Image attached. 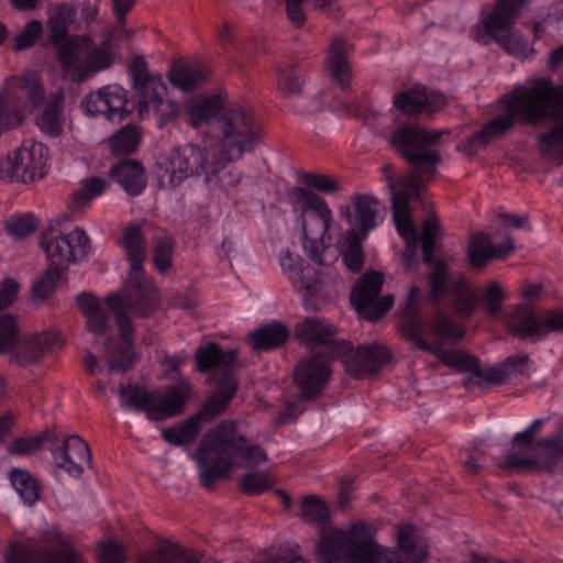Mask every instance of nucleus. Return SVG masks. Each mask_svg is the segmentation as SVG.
I'll return each instance as SVG.
<instances>
[{
    "instance_id": "f704fd0d",
    "label": "nucleus",
    "mask_w": 563,
    "mask_h": 563,
    "mask_svg": "<svg viewBox=\"0 0 563 563\" xmlns=\"http://www.w3.org/2000/svg\"><path fill=\"white\" fill-rule=\"evenodd\" d=\"M280 267L296 289H305L308 292L316 290V284L319 280L309 277V275L314 276L317 273L312 268H305L303 261L299 256H294L286 250L280 256Z\"/></svg>"
},
{
    "instance_id": "58836bf2",
    "label": "nucleus",
    "mask_w": 563,
    "mask_h": 563,
    "mask_svg": "<svg viewBox=\"0 0 563 563\" xmlns=\"http://www.w3.org/2000/svg\"><path fill=\"white\" fill-rule=\"evenodd\" d=\"M57 336L54 333L43 332L18 341L15 356L18 362L31 363L36 361L47 350L55 345Z\"/></svg>"
},
{
    "instance_id": "5701e85b",
    "label": "nucleus",
    "mask_w": 563,
    "mask_h": 563,
    "mask_svg": "<svg viewBox=\"0 0 563 563\" xmlns=\"http://www.w3.org/2000/svg\"><path fill=\"white\" fill-rule=\"evenodd\" d=\"M190 394L191 386L187 380L168 386L164 393L148 394L143 390V412L155 421L173 418L184 411Z\"/></svg>"
},
{
    "instance_id": "a878e982",
    "label": "nucleus",
    "mask_w": 563,
    "mask_h": 563,
    "mask_svg": "<svg viewBox=\"0 0 563 563\" xmlns=\"http://www.w3.org/2000/svg\"><path fill=\"white\" fill-rule=\"evenodd\" d=\"M49 450L53 465L73 477L80 476L85 465H89L91 462L89 445L78 435L66 437L59 444L54 442Z\"/></svg>"
},
{
    "instance_id": "09e8293b",
    "label": "nucleus",
    "mask_w": 563,
    "mask_h": 563,
    "mask_svg": "<svg viewBox=\"0 0 563 563\" xmlns=\"http://www.w3.org/2000/svg\"><path fill=\"white\" fill-rule=\"evenodd\" d=\"M543 157L563 163V123L539 136Z\"/></svg>"
},
{
    "instance_id": "e2e57ef3",
    "label": "nucleus",
    "mask_w": 563,
    "mask_h": 563,
    "mask_svg": "<svg viewBox=\"0 0 563 563\" xmlns=\"http://www.w3.org/2000/svg\"><path fill=\"white\" fill-rule=\"evenodd\" d=\"M143 318L161 308V296L153 278L143 275Z\"/></svg>"
},
{
    "instance_id": "bf43d9fd",
    "label": "nucleus",
    "mask_w": 563,
    "mask_h": 563,
    "mask_svg": "<svg viewBox=\"0 0 563 563\" xmlns=\"http://www.w3.org/2000/svg\"><path fill=\"white\" fill-rule=\"evenodd\" d=\"M437 232L438 221L434 218H429L423 222L421 232L423 262L427 264H433L434 266L439 262L433 257Z\"/></svg>"
},
{
    "instance_id": "39448f33",
    "label": "nucleus",
    "mask_w": 563,
    "mask_h": 563,
    "mask_svg": "<svg viewBox=\"0 0 563 563\" xmlns=\"http://www.w3.org/2000/svg\"><path fill=\"white\" fill-rule=\"evenodd\" d=\"M76 9L63 3L53 11L47 21L49 41L56 51L64 71L74 81L81 82L113 63L112 46L109 41L97 45L89 35H69Z\"/></svg>"
},
{
    "instance_id": "4be33fe9",
    "label": "nucleus",
    "mask_w": 563,
    "mask_h": 563,
    "mask_svg": "<svg viewBox=\"0 0 563 563\" xmlns=\"http://www.w3.org/2000/svg\"><path fill=\"white\" fill-rule=\"evenodd\" d=\"M242 112L251 121H255L252 113L240 107L227 108L223 100L218 95L201 97L195 100H188L185 103L184 112L187 117V123L194 129H199L206 124H212V132L219 144V122L228 113Z\"/></svg>"
},
{
    "instance_id": "13d9d810",
    "label": "nucleus",
    "mask_w": 563,
    "mask_h": 563,
    "mask_svg": "<svg viewBox=\"0 0 563 563\" xmlns=\"http://www.w3.org/2000/svg\"><path fill=\"white\" fill-rule=\"evenodd\" d=\"M431 329L437 336L454 341L462 340L465 334V331L459 328L451 318L440 312L434 316Z\"/></svg>"
},
{
    "instance_id": "4468645a",
    "label": "nucleus",
    "mask_w": 563,
    "mask_h": 563,
    "mask_svg": "<svg viewBox=\"0 0 563 563\" xmlns=\"http://www.w3.org/2000/svg\"><path fill=\"white\" fill-rule=\"evenodd\" d=\"M444 131H430L417 124L397 128L390 136V144L413 167L433 168L440 162L438 151L428 147L437 144Z\"/></svg>"
},
{
    "instance_id": "69168bd1",
    "label": "nucleus",
    "mask_w": 563,
    "mask_h": 563,
    "mask_svg": "<svg viewBox=\"0 0 563 563\" xmlns=\"http://www.w3.org/2000/svg\"><path fill=\"white\" fill-rule=\"evenodd\" d=\"M121 406L126 410L141 411V387L137 383H128L119 388Z\"/></svg>"
},
{
    "instance_id": "c756f323",
    "label": "nucleus",
    "mask_w": 563,
    "mask_h": 563,
    "mask_svg": "<svg viewBox=\"0 0 563 563\" xmlns=\"http://www.w3.org/2000/svg\"><path fill=\"white\" fill-rule=\"evenodd\" d=\"M353 212L351 207L345 205L339 208V214L344 218L362 238H366L368 232L377 225L379 214V202L371 196L364 194H355L351 198Z\"/></svg>"
},
{
    "instance_id": "aec40b11",
    "label": "nucleus",
    "mask_w": 563,
    "mask_h": 563,
    "mask_svg": "<svg viewBox=\"0 0 563 563\" xmlns=\"http://www.w3.org/2000/svg\"><path fill=\"white\" fill-rule=\"evenodd\" d=\"M41 245L49 265L63 271L70 263L85 258L90 251V240L80 228L57 236H44Z\"/></svg>"
},
{
    "instance_id": "a211bd4d",
    "label": "nucleus",
    "mask_w": 563,
    "mask_h": 563,
    "mask_svg": "<svg viewBox=\"0 0 563 563\" xmlns=\"http://www.w3.org/2000/svg\"><path fill=\"white\" fill-rule=\"evenodd\" d=\"M430 300L437 303L442 296L450 294L455 312L461 317H470L476 309L479 300L475 287L465 278L450 283L448 266L443 262H438L433 272L429 276Z\"/></svg>"
},
{
    "instance_id": "0e129e2a",
    "label": "nucleus",
    "mask_w": 563,
    "mask_h": 563,
    "mask_svg": "<svg viewBox=\"0 0 563 563\" xmlns=\"http://www.w3.org/2000/svg\"><path fill=\"white\" fill-rule=\"evenodd\" d=\"M43 26L37 20L27 22L20 34L14 37V49L22 51L31 47L42 34Z\"/></svg>"
},
{
    "instance_id": "4d7b16f0",
    "label": "nucleus",
    "mask_w": 563,
    "mask_h": 563,
    "mask_svg": "<svg viewBox=\"0 0 563 563\" xmlns=\"http://www.w3.org/2000/svg\"><path fill=\"white\" fill-rule=\"evenodd\" d=\"M63 269L49 265L42 277L33 285V296L40 299L48 298L60 280Z\"/></svg>"
},
{
    "instance_id": "864d4df0",
    "label": "nucleus",
    "mask_w": 563,
    "mask_h": 563,
    "mask_svg": "<svg viewBox=\"0 0 563 563\" xmlns=\"http://www.w3.org/2000/svg\"><path fill=\"white\" fill-rule=\"evenodd\" d=\"M479 299L483 302L486 314L492 318H497L506 300V291L499 283L492 282L487 285Z\"/></svg>"
},
{
    "instance_id": "0eeeda50",
    "label": "nucleus",
    "mask_w": 563,
    "mask_h": 563,
    "mask_svg": "<svg viewBox=\"0 0 563 563\" xmlns=\"http://www.w3.org/2000/svg\"><path fill=\"white\" fill-rule=\"evenodd\" d=\"M260 140V128L242 112L228 113L219 122V144L211 155L205 183L233 196L243 179V173L231 163L253 152Z\"/></svg>"
},
{
    "instance_id": "f257e3e1",
    "label": "nucleus",
    "mask_w": 563,
    "mask_h": 563,
    "mask_svg": "<svg viewBox=\"0 0 563 563\" xmlns=\"http://www.w3.org/2000/svg\"><path fill=\"white\" fill-rule=\"evenodd\" d=\"M375 530L364 522L349 529L323 528L317 545L319 563H424L429 556L427 544L417 540L412 525L397 527V548L380 545Z\"/></svg>"
},
{
    "instance_id": "f03ea898",
    "label": "nucleus",
    "mask_w": 563,
    "mask_h": 563,
    "mask_svg": "<svg viewBox=\"0 0 563 563\" xmlns=\"http://www.w3.org/2000/svg\"><path fill=\"white\" fill-rule=\"evenodd\" d=\"M501 104L505 113L465 140L459 146L461 152L473 156L493 137L503 135L516 123L536 125L547 120L563 119V86H555L549 78L530 79L504 96Z\"/></svg>"
},
{
    "instance_id": "c85d7f7f",
    "label": "nucleus",
    "mask_w": 563,
    "mask_h": 563,
    "mask_svg": "<svg viewBox=\"0 0 563 563\" xmlns=\"http://www.w3.org/2000/svg\"><path fill=\"white\" fill-rule=\"evenodd\" d=\"M330 357L316 353L297 365L294 379L302 398L311 399L325 387L331 375Z\"/></svg>"
},
{
    "instance_id": "f3484780",
    "label": "nucleus",
    "mask_w": 563,
    "mask_h": 563,
    "mask_svg": "<svg viewBox=\"0 0 563 563\" xmlns=\"http://www.w3.org/2000/svg\"><path fill=\"white\" fill-rule=\"evenodd\" d=\"M48 148L38 142L23 144L0 164V175L8 181L29 183L45 175Z\"/></svg>"
},
{
    "instance_id": "7c9ffc66",
    "label": "nucleus",
    "mask_w": 563,
    "mask_h": 563,
    "mask_svg": "<svg viewBox=\"0 0 563 563\" xmlns=\"http://www.w3.org/2000/svg\"><path fill=\"white\" fill-rule=\"evenodd\" d=\"M445 104L446 98L443 93L428 90L423 86H417L394 97L395 108L407 114H418L422 111L437 112Z\"/></svg>"
},
{
    "instance_id": "de8ad7c7",
    "label": "nucleus",
    "mask_w": 563,
    "mask_h": 563,
    "mask_svg": "<svg viewBox=\"0 0 563 563\" xmlns=\"http://www.w3.org/2000/svg\"><path fill=\"white\" fill-rule=\"evenodd\" d=\"M107 188V183L99 177H90L80 183V187L73 194V208L81 210L87 207L92 199L102 195Z\"/></svg>"
},
{
    "instance_id": "a19ab883",
    "label": "nucleus",
    "mask_w": 563,
    "mask_h": 563,
    "mask_svg": "<svg viewBox=\"0 0 563 563\" xmlns=\"http://www.w3.org/2000/svg\"><path fill=\"white\" fill-rule=\"evenodd\" d=\"M169 81L172 86L184 92L191 91L200 86L205 78V71L197 65L175 64L169 71Z\"/></svg>"
},
{
    "instance_id": "dca6fc26",
    "label": "nucleus",
    "mask_w": 563,
    "mask_h": 563,
    "mask_svg": "<svg viewBox=\"0 0 563 563\" xmlns=\"http://www.w3.org/2000/svg\"><path fill=\"white\" fill-rule=\"evenodd\" d=\"M508 330L521 339L543 340L550 332L563 333V309L545 310L537 313L525 303L517 305L505 317Z\"/></svg>"
},
{
    "instance_id": "3c124183",
    "label": "nucleus",
    "mask_w": 563,
    "mask_h": 563,
    "mask_svg": "<svg viewBox=\"0 0 563 563\" xmlns=\"http://www.w3.org/2000/svg\"><path fill=\"white\" fill-rule=\"evenodd\" d=\"M175 240L164 234L159 236L153 250V265L159 274L167 273L172 267Z\"/></svg>"
},
{
    "instance_id": "2f4dec72",
    "label": "nucleus",
    "mask_w": 563,
    "mask_h": 563,
    "mask_svg": "<svg viewBox=\"0 0 563 563\" xmlns=\"http://www.w3.org/2000/svg\"><path fill=\"white\" fill-rule=\"evenodd\" d=\"M325 70L332 84L341 90L349 89L353 74L349 57V45L343 37H334L325 57Z\"/></svg>"
},
{
    "instance_id": "052dcab7",
    "label": "nucleus",
    "mask_w": 563,
    "mask_h": 563,
    "mask_svg": "<svg viewBox=\"0 0 563 563\" xmlns=\"http://www.w3.org/2000/svg\"><path fill=\"white\" fill-rule=\"evenodd\" d=\"M19 341V328L12 314L0 317V352L10 351Z\"/></svg>"
},
{
    "instance_id": "412c9836",
    "label": "nucleus",
    "mask_w": 563,
    "mask_h": 563,
    "mask_svg": "<svg viewBox=\"0 0 563 563\" xmlns=\"http://www.w3.org/2000/svg\"><path fill=\"white\" fill-rule=\"evenodd\" d=\"M167 87L159 74H151L143 62V120L153 117L162 128L179 113L174 101L166 100Z\"/></svg>"
},
{
    "instance_id": "f8f14e48",
    "label": "nucleus",
    "mask_w": 563,
    "mask_h": 563,
    "mask_svg": "<svg viewBox=\"0 0 563 563\" xmlns=\"http://www.w3.org/2000/svg\"><path fill=\"white\" fill-rule=\"evenodd\" d=\"M4 563H87L58 529H47L36 538L11 542Z\"/></svg>"
},
{
    "instance_id": "6e6d98bb",
    "label": "nucleus",
    "mask_w": 563,
    "mask_h": 563,
    "mask_svg": "<svg viewBox=\"0 0 563 563\" xmlns=\"http://www.w3.org/2000/svg\"><path fill=\"white\" fill-rule=\"evenodd\" d=\"M302 84V77L295 66L278 67V87L285 95L298 96Z\"/></svg>"
},
{
    "instance_id": "473e14b6",
    "label": "nucleus",
    "mask_w": 563,
    "mask_h": 563,
    "mask_svg": "<svg viewBox=\"0 0 563 563\" xmlns=\"http://www.w3.org/2000/svg\"><path fill=\"white\" fill-rule=\"evenodd\" d=\"M421 289L412 286L402 305L399 316V330L407 341L416 343L423 338L426 331L424 319L420 313Z\"/></svg>"
},
{
    "instance_id": "6e6552de",
    "label": "nucleus",
    "mask_w": 563,
    "mask_h": 563,
    "mask_svg": "<svg viewBox=\"0 0 563 563\" xmlns=\"http://www.w3.org/2000/svg\"><path fill=\"white\" fill-rule=\"evenodd\" d=\"M534 439L527 430L517 433L512 448L501 461L496 462V466L522 474L563 473V428L536 443Z\"/></svg>"
},
{
    "instance_id": "79ce46f5",
    "label": "nucleus",
    "mask_w": 563,
    "mask_h": 563,
    "mask_svg": "<svg viewBox=\"0 0 563 563\" xmlns=\"http://www.w3.org/2000/svg\"><path fill=\"white\" fill-rule=\"evenodd\" d=\"M288 329L280 323L266 324L251 334L253 347L257 351L282 345L288 338Z\"/></svg>"
},
{
    "instance_id": "c03bdc74",
    "label": "nucleus",
    "mask_w": 563,
    "mask_h": 563,
    "mask_svg": "<svg viewBox=\"0 0 563 563\" xmlns=\"http://www.w3.org/2000/svg\"><path fill=\"white\" fill-rule=\"evenodd\" d=\"M143 563H201L198 558L174 544L161 543L155 551L150 553Z\"/></svg>"
},
{
    "instance_id": "ddd939ff",
    "label": "nucleus",
    "mask_w": 563,
    "mask_h": 563,
    "mask_svg": "<svg viewBox=\"0 0 563 563\" xmlns=\"http://www.w3.org/2000/svg\"><path fill=\"white\" fill-rule=\"evenodd\" d=\"M296 202L301 209L303 250L307 256L318 265L327 264L324 254L331 246L329 227L332 211L327 201L305 188H295Z\"/></svg>"
},
{
    "instance_id": "774afa93",
    "label": "nucleus",
    "mask_w": 563,
    "mask_h": 563,
    "mask_svg": "<svg viewBox=\"0 0 563 563\" xmlns=\"http://www.w3.org/2000/svg\"><path fill=\"white\" fill-rule=\"evenodd\" d=\"M99 563H124L123 551L112 540L102 542L99 548Z\"/></svg>"
},
{
    "instance_id": "5fc2aeb1",
    "label": "nucleus",
    "mask_w": 563,
    "mask_h": 563,
    "mask_svg": "<svg viewBox=\"0 0 563 563\" xmlns=\"http://www.w3.org/2000/svg\"><path fill=\"white\" fill-rule=\"evenodd\" d=\"M274 485V479L268 473L249 472L240 479L241 490L250 495H260Z\"/></svg>"
},
{
    "instance_id": "423d86ee",
    "label": "nucleus",
    "mask_w": 563,
    "mask_h": 563,
    "mask_svg": "<svg viewBox=\"0 0 563 563\" xmlns=\"http://www.w3.org/2000/svg\"><path fill=\"white\" fill-rule=\"evenodd\" d=\"M195 459L201 468L200 483L209 487L216 479L229 476L234 467H256L268 456L262 446L247 444L235 421L224 420L203 434Z\"/></svg>"
},
{
    "instance_id": "cd10ccee",
    "label": "nucleus",
    "mask_w": 563,
    "mask_h": 563,
    "mask_svg": "<svg viewBox=\"0 0 563 563\" xmlns=\"http://www.w3.org/2000/svg\"><path fill=\"white\" fill-rule=\"evenodd\" d=\"M335 328L325 319L306 318L295 327L296 338L310 347L324 346L331 357L341 356L347 342L334 340Z\"/></svg>"
},
{
    "instance_id": "2eb2a0df",
    "label": "nucleus",
    "mask_w": 563,
    "mask_h": 563,
    "mask_svg": "<svg viewBox=\"0 0 563 563\" xmlns=\"http://www.w3.org/2000/svg\"><path fill=\"white\" fill-rule=\"evenodd\" d=\"M212 154L206 147L190 143L176 147L163 162L157 163L158 176L163 183L166 178L170 187H177L190 177L202 175L206 178Z\"/></svg>"
},
{
    "instance_id": "b1692460",
    "label": "nucleus",
    "mask_w": 563,
    "mask_h": 563,
    "mask_svg": "<svg viewBox=\"0 0 563 563\" xmlns=\"http://www.w3.org/2000/svg\"><path fill=\"white\" fill-rule=\"evenodd\" d=\"M81 107L92 117L102 114L109 120L122 121L132 109L129 108L126 91L118 86H107L84 98Z\"/></svg>"
},
{
    "instance_id": "72a5a7b5",
    "label": "nucleus",
    "mask_w": 563,
    "mask_h": 563,
    "mask_svg": "<svg viewBox=\"0 0 563 563\" xmlns=\"http://www.w3.org/2000/svg\"><path fill=\"white\" fill-rule=\"evenodd\" d=\"M515 249L510 238L504 243L494 245L490 238L485 233L474 235L468 244L467 256L472 267L482 268L493 258H503Z\"/></svg>"
},
{
    "instance_id": "4c0bfd02",
    "label": "nucleus",
    "mask_w": 563,
    "mask_h": 563,
    "mask_svg": "<svg viewBox=\"0 0 563 563\" xmlns=\"http://www.w3.org/2000/svg\"><path fill=\"white\" fill-rule=\"evenodd\" d=\"M77 305L86 318V327L89 332L95 334L106 332L110 318L97 297L82 292L77 297Z\"/></svg>"
},
{
    "instance_id": "680f3d73",
    "label": "nucleus",
    "mask_w": 563,
    "mask_h": 563,
    "mask_svg": "<svg viewBox=\"0 0 563 563\" xmlns=\"http://www.w3.org/2000/svg\"><path fill=\"white\" fill-rule=\"evenodd\" d=\"M37 228V220L33 214L12 217L5 224L8 233L14 238H25Z\"/></svg>"
},
{
    "instance_id": "6ab92c4d",
    "label": "nucleus",
    "mask_w": 563,
    "mask_h": 563,
    "mask_svg": "<svg viewBox=\"0 0 563 563\" xmlns=\"http://www.w3.org/2000/svg\"><path fill=\"white\" fill-rule=\"evenodd\" d=\"M383 284V274L373 272L364 274L351 291V303L368 321L379 320L393 307V296L378 299Z\"/></svg>"
},
{
    "instance_id": "8fccbe9b",
    "label": "nucleus",
    "mask_w": 563,
    "mask_h": 563,
    "mask_svg": "<svg viewBox=\"0 0 563 563\" xmlns=\"http://www.w3.org/2000/svg\"><path fill=\"white\" fill-rule=\"evenodd\" d=\"M301 517L308 523L323 526L330 515L328 506L321 498L309 495L301 501Z\"/></svg>"
},
{
    "instance_id": "ea45409f",
    "label": "nucleus",
    "mask_w": 563,
    "mask_h": 563,
    "mask_svg": "<svg viewBox=\"0 0 563 563\" xmlns=\"http://www.w3.org/2000/svg\"><path fill=\"white\" fill-rule=\"evenodd\" d=\"M63 102L62 92L51 95L44 110L36 118L40 130L49 136H57L63 131Z\"/></svg>"
},
{
    "instance_id": "7ed1b4c3",
    "label": "nucleus",
    "mask_w": 563,
    "mask_h": 563,
    "mask_svg": "<svg viewBox=\"0 0 563 563\" xmlns=\"http://www.w3.org/2000/svg\"><path fill=\"white\" fill-rule=\"evenodd\" d=\"M236 357L235 350L222 351L217 343H208L196 351L195 361L199 372L217 369V388L199 411L169 428L162 429V438L167 443L175 446L192 443L205 424L225 411L238 390V379L233 374Z\"/></svg>"
},
{
    "instance_id": "338daca9",
    "label": "nucleus",
    "mask_w": 563,
    "mask_h": 563,
    "mask_svg": "<svg viewBox=\"0 0 563 563\" xmlns=\"http://www.w3.org/2000/svg\"><path fill=\"white\" fill-rule=\"evenodd\" d=\"M302 183L323 194H330L339 190L336 181L327 175L306 173L302 175Z\"/></svg>"
},
{
    "instance_id": "e433bc0d",
    "label": "nucleus",
    "mask_w": 563,
    "mask_h": 563,
    "mask_svg": "<svg viewBox=\"0 0 563 563\" xmlns=\"http://www.w3.org/2000/svg\"><path fill=\"white\" fill-rule=\"evenodd\" d=\"M109 176L131 197L141 194V163L126 158L112 165Z\"/></svg>"
},
{
    "instance_id": "a18cd8bd",
    "label": "nucleus",
    "mask_w": 563,
    "mask_h": 563,
    "mask_svg": "<svg viewBox=\"0 0 563 563\" xmlns=\"http://www.w3.org/2000/svg\"><path fill=\"white\" fill-rule=\"evenodd\" d=\"M10 479L24 504L32 506L40 498V484L27 471L12 468Z\"/></svg>"
},
{
    "instance_id": "1a4fd4ad",
    "label": "nucleus",
    "mask_w": 563,
    "mask_h": 563,
    "mask_svg": "<svg viewBox=\"0 0 563 563\" xmlns=\"http://www.w3.org/2000/svg\"><path fill=\"white\" fill-rule=\"evenodd\" d=\"M534 439L527 430L517 433L512 448L501 461L496 462V466L522 474L563 473V428L536 443Z\"/></svg>"
},
{
    "instance_id": "393cba45",
    "label": "nucleus",
    "mask_w": 563,
    "mask_h": 563,
    "mask_svg": "<svg viewBox=\"0 0 563 563\" xmlns=\"http://www.w3.org/2000/svg\"><path fill=\"white\" fill-rule=\"evenodd\" d=\"M421 351L433 354L441 363L453 369L468 373L464 379L465 387L483 386V369L478 360L465 352L450 350L441 344L428 343L423 338L413 343Z\"/></svg>"
},
{
    "instance_id": "9d476101",
    "label": "nucleus",
    "mask_w": 563,
    "mask_h": 563,
    "mask_svg": "<svg viewBox=\"0 0 563 563\" xmlns=\"http://www.w3.org/2000/svg\"><path fill=\"white\" fill-rule=\"evenodd\" d=\"M383 173L391 195L393 217L397 232L406 241L407 250L411 251L410 255H405L407 269H410L412 263L417 262L413 258V253L419 238L411 219L409 202L419 199L421 189L433 177V168L413 167L408 175L397 181L394 178V166L391 164H385Z\"/></svg>"
},
{
    "instance_id": "bb28decb",
    "label": "nucleus",
    "mask_w": 563,
    "mask_h": 563,
    "mask_svg": "<svg viewBox=\"0 0 563 563\" xmlns=\"http://www.w3.org/2000/svg\"><path fill=\"white\" fill-rule=\"evenodd\" d=\"M340 357L351 375L363 378L384 366L391 354L386 346L378 343L363 344L355 350L347 343V349L341 352Z\"/></svg>"
},
{
    "instance_id": "c9c22d12",
    "label": "nucleus",
    "mask_w": 563,
    "mask_h": 563,
    "mask_svg": "<svg viewBox=\"0 0 563 563\" xmlns=\"http://www.w3.org/2000/svg\"><path fill=\"white\" fill-rule=\"evenodd\" d=\"M529 356L526 354L509 356L500 366L483 369V385H500L512 377L528 375Z\"/></svg>"
},
{
    "instance_id": "9b49d317",
    "label": "nucleus",
    "mask_w": 563,
    "mask_h": 563,
    "mask_svg": "<svg viewBox=\"0 0 563 563\" xmlns=\"http://www.w3.org/2000/svg\"><path fill=\"white\" fill-rule=\"evenodd\" d=\"M529 0H498L492 12L472 30L474 41L487 45L496 42L509 55L527 58L532 48L514 24L523 5Z\"/></svg>"
},
{
    "instance_id": "20e7f679",
    "label": "nucleus",
    "mask_w": 563,
    "mask_h": 563,
    "mask_svg": "<svg viewBox=\"0 0 563 563\" xmlns=\"http://www.w3.org/2000/svg\"><path fill=\"white\" fill-rule=\"evenodd\" d=\"M121 245L130 263V271L121 289L106 296L104 303L115 319L124 346L109 360L108 374L125 372L134 362V324L132 317L141 307V224L131 223L123 229Z\"/></svg>"
},
{
    "instance_id": "37998d69",
    "label": "nucleus",
    "mask_w": 563,
    "mask_h": 563,
    "mask_svg": "<svg viewBox=\"0 0 563 563\" xmlns=\"http://www.w3.org/2000/svg\"><path fill=\"white\" fill-rule=\"evenodd\" d=\"M362 238L354 229H347L343 235V253L342 261L347 269L357 273L364 265V256L362 251Z\"/></svg>"
},
{
    "instance_id": "603ef678",
    "label": "nucleus",
    "mask_w": 563,
    "mask_h": 563,
    "mask_svg": "<svg viewBox=\"0 0 563 563\" xmlns=\"http://www.w3.org/2000/svg\"><path fill=\"white\" fill-rule=\"evenodd\" d=\"M52 432L46 430L40 435L21 437L8 448L11 455H32L38 452L43 444L51 439Z\"/></svg>"
},
{
    "instance_id": "49530a36",
    "label": "nucleus",
    "mask_w": 563,
    "mask_h": 563,
    "mask_svg": "<svg viewBox=\"0 0 563 563\" xmlns=\"http://www.w3.org/2000/svg\"><path fill=\"white\" fill-rule=\"evenodd\" d=\"M140 134L135 125L126 124L110 139V147L115 156L133 153L139 145Z\"/></svg>"
}]
</instances>
